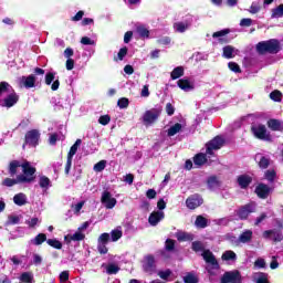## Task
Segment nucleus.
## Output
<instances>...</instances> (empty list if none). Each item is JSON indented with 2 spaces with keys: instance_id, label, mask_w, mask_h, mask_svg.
Masks as SVG:
<instances>
[{
  "instance_id": "30",
  "label": "nucleus",
  "mask_w": 283,
  "mask_h": 283,
  "mask_svg": "<svg viewBox=\"0 0 283 283\" xmlns=\"http://www.w3.org/2000/svg\"><path fill=\"white\" fill-rule=\"evenodd\" d=\"M43 242H48V234L46 233H39L35 235L34 239L31 240V243L34 244V247H41Z\"/></svg>"
},
{
  "instance_id": "24",
  "label": "nucleus",
  "mask_w": 283,
  "mask_h": 283,
  "mask_svg": "<svg viewBox=\"0 0 283 283\" xmlns=\"http://www.w3.org/2000/svg\"><path fill=\"white\" fill-rule=\"evenodd\" d=\"M231 32L230 29H223L221 31H217L212 34L213 39H219V43H229V39L227 38H222V36H227V34H229Z\"/></svg>"
},
{
  "instance_id": "17",
  "label": "nucleus",
  "mask_w": 283,
  "mask_h": 283,
  "mask_svg": "<svg viewBox=\"0 0 283 283\" xmlns=\"http://www.w3.org/2000/svg\"><path fill=\"white\" fill-rule=\"evenodd\" d=\"M28 180H30V179H28L23 175H18L15 179L6 178L2 181V185H3V187H14V185L23 184V182H25Z\"/></svg>"
},
{
  "instance_id": "45",
  "label": "nucleus",
  "mask_w": 283,
  "mask_h": 283,
  "mask_svg": "<svg viewBox=\"0 0 283 283\" xmlns=\"http://www.w3.org/2000/svg\"><path fill=\"white\" fill-rule=\"evenodd\" d=\"M233 46L227 45L223 48V57L224 59H233Z\"/></svg>"
},
{
  "instance_id": "54",
  "label": "nucleus",
  "mask_w": 283,
  "mask_h": 283,
  "mask_svg": "<svg viewBox=\"0 0 283 283\" xmlns=\"http://www.w3.org/2000/svg\"><path fill=\"white\" fill-rule=\"evenodd\" d=\"M33 280L32 274L30 272H24L20 275V281L24 283H31Z\"/></svg>"
},
{
  "instance_id": "33",
  "label": "nucleus",
  "mask_w": 283,
  "mask_h": 283,
  "mask_svg": "<svg viewBox=\"0 0 283 283\" xmlns=\"http://www.w3.org/2000/svg\"><path fill=\"white\" fill-rule=\"evenodd\" d=\"M195 224L198 229H207L209 227V221L203 216L199 214L196 218Z\"/></svg>"
},
{
  "instance_id": "15",
  "label": "nucleus",
  "mask_w": 283,
  "mask_h": 283,
  "mask_svg": "<svg viewBox=\"0 0 283 283\" xmlns=\"http://www.w3.org/2000/svg\"><path fill=\"white\" fill-rule=\"evenodd\" d=\"M144 271L145 273H154V271H156V259L154 258V255L148 254L145 258V263H144Z\"/></svg>"
},
{
  "instance_id": "60",
  "label": "nucleus",
  "mask_w": 283,
  "mask_h": 283,
  "mask_svg": "<svg viewBox=\"0 0 283 283\" xmlns=\"http://www.w3.org/2000/svg\"><path fill=\"white\" fill-rule=\"evenodd\" d=\"M275 176H277L275 170H266L265 171V178H266V180H269V182H273L275 180Z\"/></svg>"
},
{
  "instance_id": "51",
  "label": "nucleus",
  "mask_w": 283,
  "mask_h": 283,
  "mask_svg": "<svg viewBox=\"0 0 283 283\" xmlns=\"http://www.w3.org/2000/svg\"><path fill=\"white\" fill-rule=\"evenodd\" d=\"M166 251H174L176 249V240L167 239L165 242Z\"/></svg>"
},
{
  "instance_id": "48",
  "label": "nucleus",
  "mask_w": 283,
  "mask_h": 283,
  "mask_svg": "<svg viewBox=\"0 0 283 283\" xmlns=\"http://www.w3.org/2000/svg\"><path fill=\"white\" fill-rule=\"evenodd\" d=\"M117 105L119 106V109H127L129 107V98L122 97L117 101Z\"/></svg>"
},
{
  "instance_id": "47",
  "label": "nucleus",
  "mask_w": 283,
  "mask_h": 283,
  "mask_svg": "<svg viewBox=\"0 0 283 283\" xmlns=\"http://www.w3.org/2000/svg\"><path fill=\"white\" fill-rule=\"evenodd\" d=\"M184 282L185 283H198V276L193 273H188L186 276H184Z\"/></svg>"
},
{
  "instance_id": "38",
  "label": "nucleus",
  "mask_w": 283,
  "mask_h": 283,
  "mask_svg": "<svg viewBox=\"0 0 283 283\" xmlns=\"http://www.w3.org/2000/svg\"><path fill=\"white\" fill-rule=\"evenodd\" d=\"M182 129V124L180 123H176L175 125H172L169 129H168V136H176V134L180 133Z\"/></svg>"
},
{
  "instance_id": "35",
  "label": "nucleus",
  "mask_w": 283,
  "mask_h": 283,
  "mask_svg": "<svg viewBox=\"0 0 283 283\" xmlns=\"http://www.w3.org/2000/svg\"><path fill=\"white\" fill-rule=\"evenodd\" d=\"M193 163L197 167H202L207 163V155L203 153L195 155Z\"/></svg>"
},
{
  "instance_id": "31",
  "label": "nucleus",
  "mask_w": 283,
  "mask_h": 283,
  "mask_svg": "<svg viewBox=\"0 0 283 283\" xmlns=\"http://www.w3.org/2000/svg\"><path fill=\"white\" fill-rule=\"evenodd\" d=\"M176 238H177L178 242H192L193 234L188 233V232H178L176 234Z\"/></svg>"
},
{
  "instance_id": "10",
  "label": "nucleus",
  "mask_w": 283,
  "mask_h": 283,
  "mask_svg": "<svg viewBox=\"0 0 283 283\" xmlns=\"http://www.w3.org/2000/svg\"><path fill=\"white\" fill-rule=\"evenodd\" d=\"M101 202L106 209H114L118 201L112 197V192L105 190L102 192Z\"/></svg>"
},
{
  "instance_id": "44",
  "label": "nucleus",
  "mask_w": 283,
  "mask_h": 283,
  "mask_svg": "<svg viewBox=\"0 0 283 283\" xmlns=\"http://www.w3.org/2000/svg\"><path fill=\"white\" fill-rule=\"evenodd\" d=\"M228 67L231 72H234V74H242V69H240V65L235 62H229Z\"/></svg>"
},
{
  "instance_id": "8",
  "label": "nucleus",
  "mask_w": 283,
  "mask_h": 283,
  "mask_svg": "<svg viewBox=\"0 0 283 283\" xmlns=\"http://www.w3.org/2000/svg\"><path fill=\"white\" fill-rule=\"evenodd\" d=\"M23 177L27 178L28 180L24 182H34V174H36V168L32 167L30 165V161H24L21 165Z\"/></svg>"
},
{
  "instance_id": "19",
  "label": "nucleus",
  "mask_w": 283,
  "mask_h": 283,
  "mask_svg": "<svg viewBox=\"0 0 283 283\" xmlns=\"http://www.w3.org/2000/svg\"><path fill=\"white\" fill-rule=\"evenodd\" d=\"M237 182L240 189H249V186L251 185V182H253V177L249 175H240L237 178Z\"/></svg>"
},
{
  "instance_id": "41",
  "label": "nucleus",
  "mask_w": 283,
  "mask_h": 283,
  "mask_svg": "<svg viewBox=\"0 0 283 283\" xmlns=\"http://www.w3.org/2000/svg\"><path fill=\"white\" fill-rule=\"evenodd\" d=\"M46 244H49V247H52V249H57L59 251L63 249V243L57 239H48Z\"/></svg>"
},
{
  "instance_id": "55",
  "label": "nucleus",
  "mask_w": 283,
  "mask_h": 283,
  "mask_svg": "<svg viewBox=\"0 0 283 283\" xmlns=\"http://www.w3.org/2000/svg\"><path fill=\"white\" fill-rule=\"evenodd\" d=\"M109 243V233L104 232L98 238V244H108Z\"/></svg>"
},
{
  "instance_id": "25",
  "label": "nucleus",
  "mask_w": 283,
  "mask_h": 283,
  "mask_svg": "<svg viewBox=\"0 0 283 283\" xmlns=\"http://www.w3.org/2000/svg\"><path fill=\"white\" fill-rule=\"evenodd\" d=\"M177 85L184 92H191V90H193V84H191V82L187 78L178 80Z\"/></svg>"
},
{
  "instance_id": "59",
  "label": "nucleus",
  "mask_w": 283,
  "mask_h": 283,
  "mask_svg": "<svg viewBox=\"0 0 283 283\" xmlns=\"http://www.w3.org/2000/svg\"><path fill=\"white\" fill-rule=\"evenodd\" d=\"M97 251L101 253V255H106V253L109 251V249H107V243H98Z\"/></svg>"
},
{
  "instance_id": "28",
  "label": "nucleus",
  "mask_w": 283,
  "mask_h": 283,
  "mask_svg": "<svg viewBox=\"0 0 283 283\" xmlns=\"http://www.w3.org/2000/svg\"><path fill=\"white\" fill-rule=\"evenodd\" d=\"M136 32L140 36V39H149L150 32H149V29L145 27V24H138L136 27Z\"/></svg>"
},
{
  "instance_id": "29",
  "label": "nucleus",
  "mask_w": 283,
  "mask_h": 283,
  "mask_svg": "<svg viewBox=\"0 0 283 283\" xmlns=\"http://www.w3.org/2000/svg\"><path fill=\"white\" fill-rule=\"evenodd\" d=\"M185 76V67L182 66H177L172 70V72L170 73V78L172 81H178V78Z\"/></svg>"
},
{
  "instance_id": "36",
  "label": "nucleus",
  "mask_w": 283,
  "mask_h": 283,
  "mask_svg": "<svg viewBox=\"0 0 283 283\" xmlns=\"http://www.w3.org/2000/svg\"><path fill=\"white\" fill-rule=\"evenodd\" d=\"M222 260H224L226 262H229L232 260V262H235V260H238V254H235V252L228 250L226 251L222 256Z\"/></svg>"
},
{
  "instance_id": "64",
  "label": "nucleus",
  "mask_w": 283,
  "mask_h": 283,
  "mask_svg": "<svg viewBox=\"0 0 283 283\" xmlns=\"http://www.w3.org/2000/svg\"><path fill=\"white\" fill-rule=\"evenodd\" d=\"M8 220L9 224H19V222H21V218H19V216H9Z\"/></svg>"
},
{
  "instance_id": "63",
  "label": "nucleus",
  "mask_w": 283,
  "mask_h": 283,
  "mask_svg": "<svg viewBox=\"0 0 283 283\" xmlns=\"http://www.w3.org/2000/svg\"><path fill=\"white\" fill-rule=\"evenodd\" d=\"M81 43L82 45H96V42L92 39H90L88 36H83L81 39Z\"/></svg>"
},
{
  "instance_id": "42",
  "label": "nucleus",
  "mask_w": 283,
  "mask_h": 283,
  "mask_svg": "<svg viewBox=\"0 0 283 283\" xmlns=\"http://www.w3.org/2000/svg\"><path fill=\"white\" fill-rule=\"evenodd\" d=\"M283 17V4H280L279 7L272 9V19H280Z\"/></svg>"
},
{
  "instance_id": "37",
  "label": "nucleus",
  "mask_w": 283,
  "mask_h": 283,
  "mask_svg": "<svg viewBox=\"0 0 283 283\" xmlns=\"http://www.w3.org/2000/svg\"><path fill=\"white\" fill-rule=\"evenodd\" d=\"M41 189H50L52 187V181L46 176H41L39 180Z\"/></svg>"
},
{
  "instance_id": "5",
  "label": "nucleus",
  "mask_w": 283,
  "mask_h": 283,
  "mask_svg": "<svg viewBox=\"0 0 283 283\" xmlns=\"http://www.w3.org/2000/svg\"><path fill=\"white\" fill-rule=\"evenodd\" d=\"M41 139V133L36 129H31L25 133L24 136V144L23 148H25V145H30V147H36L39 146V140Z\"/></svg>"
},
{
  "instance_id": "7",
  "label": "nucleus",
  "mask_w": 283,
  "mask_h": 283,
  "mask_svg": "<svg viewBox=\"0 0 283 283\" xmlns=\"http://www.w3.org/2000/svg\"><path fill=\"white\" fill-rule=\"evenodd\" d=\"M250 213H255V205L253 202L241 206L237 211L239 220H249Z\"/></svg>"
},
{
  "instance_id": "34",
  "label": "nucleus",
  "mask_w": 283,
  "mask_h": 283,
  "mask_svg": "<svg viewBox=\"0 0 283 283\" xmlns=\"http://www.w3.org/2000/svg\"><path fill=\"white\" fill-rule=\"evenodd\" d=\"M23 164H21V161L19 160H12L9 164V175L11 177L17 176V170L19 169V167H21Z\"/></svg>"
},
{
  "instance_id": "43",
  "label": "nucleus",
  "mask_w": 283,
  "mask_h": 283,
  "mask_svg": "<svg viewBox=\"0 0 283 283\" xmlns=\"http://www.w3.org/2000/svg\"><path fill=\"white\" fill-rule=\"evenodd\" d=\"M271 101H274V103H282V93L277 90H274L270 93Z\"/></svg>"
},
{
  "instance_id": "46",
  "label": "nucleus",
  "mask_w": 283,
  "mask_h": 283,
  "mask_svg": "<svg viewBox=\"0 0 283 283\" xmlns=\"http://www.w3.org/2000/svg\"><path fill=\"white\" fill-rule=\"evenodd\" d=\"M105 167H107V160H101L94 165L93 169L94 171L101 172L105 170Z\"/></svg>"
},
{
  "instance_id": "62",
  "label": "nucleus",
  "mask_w": 283,
  "mask_h": 283,
  "mask_svg": "<svg viewBox=\"0 0 283 283\" xmlns=\"http://www.w3.org/2000/svg\"><path fill=\"white\" fill-rule=\"evenodd\" d=\"M112 120V117H109V115H102L98 118V123L99 125H109V122Z\"/></svg>"
},
{
  "instance_id": "23",
  "label": "nucleus",
  "mask_w": 283,
  "mask_h": 283,
  "mask_svg": "<svg viewBox=\"0 0 283 283\" xmlns=\"http://www.w3.org/2000/svg\"><path fill=\"white\" fill-rule=\"evenodd\" d=\"M241 244H249L251 240H253V231L252 230H244L238 238Z\"/></svg>"
},
{
  "instance_id": "26",
  "label": "nucleus",
  "mask_w": 283,
  "mask_h": 283,
  "mask_svg": "<svg viewBox=\"0 0 283 283\" xmlns=\"http://www.w3.org/2000/svg\"><path fill=\"white\" fill-rule=\"evenodd\" d=\"M13 202L18 207H23V206L28 205V197L25 196V193L19 192L17 195H14Z\"/></svg>"
},
{
  "instance_id": "3",
  "label": "nucleus",
  "mask_w": 283,
  "mask_h": 283,
  "mask_svg": "<svg viewBox=\"0 0 283 283\" xmlns=\"http://www.w3.org/2000/svg\"><path fill=\"white\" fill-rule=\"evenodd\" d=\"M160 114H163V108H150L144 113L143 123L146 127L149 125H154L158 118H160Z\"/></svg>"
},
{
  "instance_id": "16",
  "label": "nucleus",
  "mask_w": 283,
  "mask_h": 283,
  "mask_svg": "<svg viewBox=\"0 0 283 283\" xmlns=\"http://www.w3.org/2000/svg\"><path fill=\"white\" fill-rule=\"evenodd\" d=\"M20 83L27 90H32V87L36 86V76L34 74H31L29 76H22L20 77Z\"/></svg>"
},
{
  "instance_id": "57",
  "label": "nucleus",
  "mask_w": 283,
  "mask_h": 283,
  "mask_svg": "<svg viewBox=\"0 0 283 283\" xmlns=\"http://www.w3.org/2000/svg\"><path fill=\"white\" fill-rule=\"evenodd\" d=\"M56 76V73L49 72L45 74V85H52L54 83V77Z\"/></svg>"
},
{
  "instance_id": "61",
  "label": "nucleus",
  "mask_w": 283,
  "mask_h": 283,
  "mask_svg": "<svg viewBox=\"0 0 283 283\" xmlns=\"http://www.w3.org/2000/svg\"><path fill=\"white\" fill-rule=\"evenodd\" d=\"M158 276L161 279V280H169V277L171 276V270H166V271H159L158 272Z\"/></svg>"
},
{
  "instance_id": "20",
  "label": "nucleus",
  "mask_w": 283,
  "mask_h": 283,
  "mask_svg": "<svg viewBox=\"0 0 283 283\" xmlns=\"http://www.w3.org/2000/svg\"><path fill=\"white\" fill-rule=\"evenodd\" d=\"M3 107H14L19 103V94L15 92L9 94L4 99H3Z\"/></svg>"
},
{
  "instance_id": "39",
  "label": "nucleus",
  "mask_w": 283,
  "mask_h": 283,
  "mask_svg": "<svg viewBox=\"0 0 283 283\" xmlns=\"http://www.w3.org/2000/svg\"><path fill=\"white\" fill-rule=\"evenodd\" d=\"M207 185L209 189H216V187H220V181L218 180V177L216 176H210L207 179Z\"/></svg>"
},
{
  "instance_id": "50",
  "label": "nucleus",
  "mask_w": 283,
  "mask_h": 283,
  "mask_svg": "<svg viewBox=\"0 0 283 283\" xmlns=\"http://www.w3.org/2000/svg\"><path fill=\"white\" fill-rule=\"evenodd\" d=\"M269 165H271V160L266 157H261L259 161L260 169H269Z\"/></svg>"
},
{
  "instance_id": "14",
  "label": "nucleus",
  "mask_w": 283,
  "mask_h": 283,
  "mask_svg": "<svg viewBox=\"0 0 283 283\" xmlns=\"http://www.w3.org/2000/svg\"><path fill=\"white\" fill-rule=\"evenodd\" d=\"M165 220V212L164 211H153L148 217V222L150 227H157V224Z\"/></svg>"
},
{
  "instance_id": "49",
  "label": "nucleus",
  "mask_w": 283,
  "mask_h": 283,
  "mask_svg": "<svg viewBox=\"0 0 283 283\" xmlns=\"http://www.w3.org/2000/svg\"><path fill=\"white\" fill-rule=\"evenodd\" d=\"M112 242H118L120 238H123V231L120 230H113L111 232Z\"/></svg>"
},
{
  "instance_id": "40",
  "label": "nucleus",
  "mask_w": 283,
  "mask_h": 283,
  "mask_svg": "<svg viewBox=\"0 0 283 283\" xmlns=\"http://www.w3.org/2000/svg\"><path fill=\"white\" fill-rule=\"evenodd\" d=\"M118 271H120V266H118L117 264L115 263H109L107 266H106V273L107 275H116L118 273Z\"/></svg>"
},
{
  "instance_id": "32",
  "label": "nucleus",
  "mask_w": 283,
  "mask_h": 283,
  "mask_svg": "<svg viewBox=\"0 0 283 283\" xmlns=\"http://www.w3.org/2000/svg\"><path fill=\"white\" fill-rule=\"evenodd\" d=\"M128 52L129 49L127 46H123L119 49L117 55H114L113 61H115V63H118V61H125V56H127Z\"/></svg>"
},
{
  "instance_id": "12",
  "label": "nucleus",
  "mask_w": 283,
  "mask_h": 283,
  "mask_svg": "<svg viewBox=\"0 0 283 283\" xmlns=\"http://www.w3.org/2000/svg\"><path fill=\"white\" fill-rule=\"evenodd\" d=\"M202 258L207 264H211L212 269L216 271H220V263H218V259L213 255L211 250H205L202 253Z\"/></svg>"
},
{
  "instance_id": "6",
  "label": "nucleus",
  "mask_w": 283,
  "mask_h": 283,
  "mask_svg": "<svg viewBox=\"0 0 283 283\" xmlns=\"http://www.w3.org/2000/svg\"><path fill=\"white\" fill-rule=\"evenodd\" d=\"M220 283H242V273L239 270L224 272Z\"/></svg>"
},
{
  "instance_id": "4",
  "label": "nucleus",
  "mask_w": 283,
  "mask_h": 283,
  "mask_svg": "<svg viewBox=\"0 0 283 283\" xmlns=\"http://www.w3.org/2000/svg\"><path fill=\"white\" fill-rule=\"evenodd\" d=\"M222 147H224V138L218 135L206 144V154L213 156V151H218V149H222Z\"/></svg>"
},
{
  "instance_id": "27",
  "label": "nucleus",
  "mask_w": 283,
  "mask_h": 283,
  "mask_svg": "<svg viewBox=\"0 0 283 283\" xmlns=\"http://www.w3.org/2000/svg\"><path fill=\"white\" fill-rule=\"evenodd\" d=\"M82 143H83L82 139H76L75 143L71 146L66 157L74 159V156H76V153L78 151V147H81Z\"/></svg>"
},
{
  "instance_id": "58",
  "label": "nucleus",
  "mask_w": 283,
  "mask_h": 283,
  "mask_svg": "<svg viewBox=\"0 0 283 283\" xmlns=\"http://www.w3.org/2000/svg\"><path fill=\"white\" fill-rule=\"evenodd\" d=\"M260 10H262V7H260V4L256 2H252L249 12H250V14H258V12H260Z\"/></svg>"
},
{
  "instance_id": "56",
  "label": "nucleus",
  "mask_w": 283,
  "mask_h": 283,
  "mask_svg": "<svg viewBox=\"0 0 283 283\" xmlns=\"http://www.w3.org/2000/svg\"><path fill=\"white\" fill-rule=\"evenodd\" d=\"M241 28H251L253 25V20L251 18H243L240 21Z\"/></svg>"
},
{
  "instance_id": "53",
  "label": "nucleus",
  "mask_w": 283,
  "mask_h": 283,
  "mask_svg": "<svg viewBox=\"0 0 283 283\" xmlns=\"http://www.w3.org/2000/svg\"><path fill=\"white\" fill-rule=\"evenodd\" d=\"M256 283H271L269 281V274L264 273V272H260L259 276L256 279Z\"/></svg>"
},
{
  "instance_id": "11",
  "label": "nucleus",
  "mask_w": 283,
  "mask_h": 283,
  "mask_svg": "<svg viewBox=\"0 0 283 283\" xmlns=\"http://www.w3.org/2000/svg\"><path fill=\"white\" fill-rule=\"evenodd\" d=\"M193 24V18H188L180 22H175L172 28L175 32H178L179 34H184V32H187L189 28Z\"/></svg>"
},
{
  "instance_id": "13",
  "label": "nucleus",
  "mask_w": 283,
  "mask_h": 283,
  "mask_svg": "<svg viewBox=\"0 0 283 283\" xmlns=\"http://www.w3.org/2000/svg\"><path fill=\"white\" fill-rule=\"evenodd\" d=\"M254 193H256L258 198L261 200H266L271 195V188L266 184H259L255 187Z\"/></svg>"
},
{
  "instance_id": "21",
  "label": "nucleus",
  "mask_w": 283,
  "mask_h": 283,
  "mask_svg": "<svg viewBox=\"0 0 283 283\" xmlns=\"http://www.w3.org/2000/svg\"><path fill=\"white\" fill-rule=\"evenodd\" d=\"M64 240L70 244V242H83L85 240V234L77 230L74 234H67Z\"/></svg>"
},
{
  "instance_id": "2",
  "label": "nucleus",
  "mask_w": 283,
  "mask_h": 283,
  "mask_svg": "<svg viewBox=\"0 0 283 283\" xmlns=\"http://www.w3.org/2000/svg\"><path fill=\"white\" fill-rule=\"evenodd\" d=\"M251 134H253L254 138H258V140L273 143V137L271 136V133H269L266 126L263 124L251 126Z\"/></svg>"
},
{
  "instance_id": "22",
  "label": "nucleus",
  "mask_w": 283,
  "mask_h": 283,
  "mask_svg": "<svg viewBox=\"0 0 283 283\" xmlns=\"http://www.w3.org/2000/svg\"><path fill=\"white\" fill-rule=\"evenodd\" d=\"M268 127L272 132H283V122L280 119L271 118L268 120Z\"/></svg>"
},
{
  "instance_id": "52",
  "label": "nucleus",
  "mask_w": 283,
  "mask_h": 283,
  "mask_svg": "<svg viewBox=\"0 0 283 283\" xmlns=\"http://www.w3.org/2000/svg\"><path fill=\"white\" fill-rule=\"evenodd\" d=\"M191 249H192V251H195V253H199V251L205 250V245H202V242H200V241H195L191 244Z\"/></svg>"
},
{
  "instance_id": "9",
  "label": "nucleus",
  "mask_w": 283,
  "mask_h": 283,
  "mask_svg": "<svg viewBox=\"0 0 283 283\" xmlns=\"http://www.w3.org/2000/svg\"><path fill=\"white\" fill-rule=\"evenodd\" d=\"M202 202H205V200L202 199V196L195 193L189 196L186 199V207H188V209L193 211V209H198V207H200Z\"/></svg>"
},
{
  "instance_id": "18",
  "label": "nucleus",
  "mask_w": 283,
  "mask_h": 283,
  "mask_svg": "<svg viewBox=\"0 0 283 283\" xmlns=\"http://www.w3.org/2000/svg\"><path fill=\"white\" fill-rule=\"evenodd\" d=\"M273 235V242H282L283 234L282 230L273 229V230H265L263 232V238L269 239Z\"/></svg>"
},
{
  "instance_id": "1",
  "label": "nucleus",
  "mask_w": 283,
  "mask_h": 283,
  "mask_svg": "<svg viewBox=\"0 0 283 283\" xmlns=\"http://www.w3.org/2000/svg\"><path fill=\"white\" fill-rule=\"evenodd\" d=\"M282 50V45L280 44V40L270 39L268 41H261L256 44L258 54H277Z\"/></svg>"
}]
</instances>
